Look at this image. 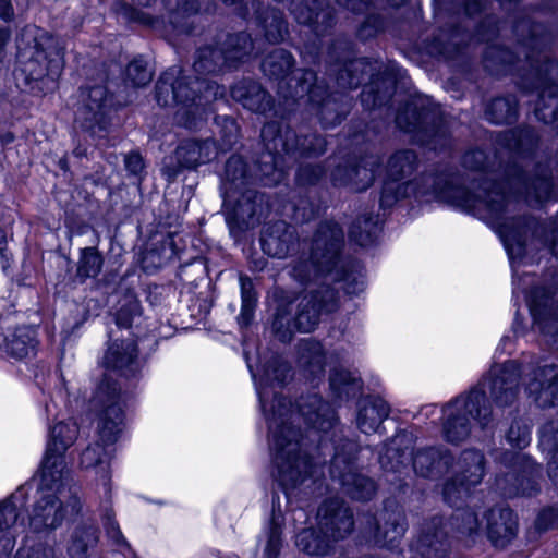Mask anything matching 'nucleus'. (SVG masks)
I'll use <instances>...</instances> for the list:
<instances>
[{
	"label": "nucleus",
	"mask_w": 558,
	"mask_h": 558,
	"mask_svg": "<svg viewBox=\"0 0 558 558\" xmlns=\"http://www.w3.org/2000/svg\"><path fill=\"white\" fill-rule=\"evenodd\" d=\"M336 2L354 13H362L368 9L369 0H336Z\"/></svg>",
	"instance_id": "54"
},
{
	"label": "nucleus",
	"mask_w": 558,
	"mask_h": 558,
	"mask_svg": "<svg viewBox=\"0 0 558 558\" xmlns=\"http://www.w3.org/2000/svg\"><path fill=\"white\" fill-rule=\"evenodd\" d=\"M12 262V254L8 250L7 232L0 227V265L5 271L10 268Z\"/></svg>",
	"instance_id": "51"
},
{
	"label": "nucleus",
	"mask_w": 558,
	"mask_h": 558,
	"mask_svg": "<svg viewBox=\"0 0 558 558\" xmlns=\"http://www.w3.org/2000/svg\"><path fill=\"white\" fill-rule=\"evenodd\" d=\"M140 302L133 296L126 298L116 313L117 327L119 329H125L129 336H133V332L129 329L132 327L135 317L140 316Z\"/></svg>",
	"instance_id": "42"
},
{
	"label": "nucleus",
	"mask_w": 558,
	"mask_h": 558,
	"mask_svg": "<svg viewBox=\"0 0 558 558\" xmlns=\"http://www.w3.org/2000/svg\"><path fill=\"white\" fill-rule=\"evenodd\" d=\"M271 502V513L265 521L256 544L257 549L262 551L260 558H280L283 548L284 517L276 493L272 494Z\"/></svg>",
	"instance_id": "29"
},
{
	"label": "nucleus",
	"mask_w": 558,
	"mask_h": 558,
	"mask_svg": "<svg viewBox=\"0 0 558 558\" xmlns=\"http://www.w3.org/2000/svg\"><path fill=\"white\" fill-rule=\"evenodd\" d=\"M529 29V36L518 38L515 51L497 44H489L484 53L485 68L504 75L527 68L525 76L529 88L538 93L535 117L558 130V62L551 61L544 51L545 38L537 36L538 25L530 21L515 24L514 33Z\"/></svg>",
	"instance_id": "6"
},
{
	"label": "nucleus",
	"mask_w": 558,
	"mask_h": 558,
	"mask_svg": "<svg viewBox=\"0 0 558 558\" xmlns=\"http://www.w3.org/2000/svg\"><path fill=\"white\" fill-rule=\"evenodd\" d=\"M487 0H464V11L468 15H475L484 9Z\"/></svg>",
	"instance_id": "56"
},
{
	"label": "nucleus",
	"mask_w": 558,
	"mask_h": 558,
	"mask_svg": "<svg viewBox=\"0 0 558 558\" xmlns=\"http://www.w3.org/2000/svg\"><path fill=\"white\" fill-rule=\"evenodd\" d=\"M112 9L118 17H121L126 22L141 23L153 28H156L159 23L158 19L145 14L124 1H114Z\"/></svg>",
	"instance_id": "43"
},
{
	"label": "nucleus",
	"mask_w": 558,
	"mask_h": 558,
	"mask_svg": "<svg viewBox=\"0 0 558 558\" xmlns=\"http://www.w3.org/2000/svg\"><path fill=\"white\" fill-rule=\"evenodd\" d=\"M260 136L264 153L256 166L255 185L275 186L282 182L288 169L296 157L319 156L326 150V138L318 134L299 137L290 128H282L279 122L264 124Z\"/></svg>",
	"instance_id": "12"
},
{
	"label": "nucleus",
	"mask_w": 558,
	"mask_h": 558,
	"mask_svg": "<svg viewBox=\"0 0 558 558\" xmlns=\"http://www.w3.org/2000/svg\"><path fill=\"white\" fill-rule=\"evenodd\" d=\"M379 223L377 215H364L350 227L349 239L359 246H368L374 243L380 231Z\"/></svg>",
	"instance_id": "36"
},
{
	"label": "nucleus",
	"mask_w": 558,
	"mask_h": 558,
	"mask_svg": "<svg viewBox=\"0 0 558 558\" xmlns=\"http://www.w3.org/2000/svg\"><path fill=\"white\" fill-rule=\"evenodd\" d=\"M98 529L92 520L78 523L70 537L68 554L71 558H87L98 543Z\"/></svg>",
	"instance_id": "34"
},
{
	"label": "nucleus",
	"mask_w": 558,
	"mask_h": 558,
	"mask_svg": "<svg viewBox=\"0 0 558 558\" xmlns=\"http://www.w3.org/2000/svg\"><path fill=\"white\" fill-rule=\"evenodd\" d=\"M255 177L248 163L232 155L225 165L220 182L222 209L232 236L259 225L269 211L266 196L257 192Z\"/></svg>",
	"instance_id": "11"
},
{
	"label": "nucleus",
	"mask_w": 558,
	"mask_h": 558,
	"mask_svg": "<svg viewBox=\"0 0 558 558\" xmlns=\"http://www.w3.org/2000/svg\"><path fill=\"white\" fill-rule=\"evenodd\" d=\"M219 156L214 138L187 137L181 140L174 150L175 166L166 165L162 169L168 180H173L183 170H196L208 165Z\"/></svg>",
	"instance_id": "22"
},
{
	"label": "nucleus",
	"mask_w": 558,
	"mask_h": 558,
	"mask_svg": "<svg viewBox=\"0 0 558 558\" xmlns=\"http://www.w3.org/2000/svg\"><path fill=\"white\" fill-rule=\"evenodd\" d=\"M514 350V336L504 335L496 348L498 354H510Z\"/></svg>",
	"instance_id": "55"
},
{
	"label": "nucleus",
	"mask_w": 558,
	"mask_h": 558,
	"mask_svg": "<svg viewBox=\"0 0 558 558\" xmlns=\"http://www.w3.org/2000/svg\"><path fill=\"white\" fill-rule=\"evenodd\" d=\"M69 476L57 471L40 470V480L29 512V527L34 533H50L60 527L66 515H77L82 502L69 486Z\"/></svg>",
	"instance_id": "15"
},
{
	"label": "nucleus",
	"mask_w": 558,
	"mask_h": 558,
	"mask_svg": "<svg viewBox=\"0 0 558 558\" xmlns=\"http://www.w3.org/2000/svg\"><path fill=\"white\" fill-rule=\"evenodd\" d=\"M0 17L4 21H10L13 17L11 0H0Z\"/></svg>",
	"instance_id": "58"
},
{
	"label": "nucleus",
	"mask_w": 558,
	"mask_h": 558,
	"mask_svg": "<svg viewBox=\"0 0 558 558\" xmlns=\"http://www.w3.org/2000/svg\"><path fill=\"white\" fill-rule=\"evenodd\" d=\"M57 408H58V404L53 397H51L49 401L45 400L44 410H45L47 421H49L51 417L58 418L59 412L57 411Z\"/></svg>",
	"instance_id": "57"
},
{
	"label": "nucleus",
	"mask_w": 558,
	"mask_h": 558,
	"mask_svg": "<svg viewBox=\"0 0 558 558\" xmlns=\"http://www.w3.org/2000/svg\"><path fill=\"white\" fill-rule=\"evenodd\" d=\"M291 210L289 216L294 222L305 223L319 214L320 207L307 198H300L298 203L291 205Z\"/></svg>",
	"instance_id": "46"
},
{
	"label": "nucleus",
	"mask_w": 558,
	"mask_h": 558,
	"mask_svg": "<svg viewBox=\"0 0 558 558\" xmlns=\"http://www.w3.org/2000/svg\"><path fill=\"white\" fill-rule=\"evenodd\" d=\"M11 33L9 27H0V61L4 57L5 46L10 39Z\"/></svg>",
	"instance_id": "59"
},
{
	"label": "nucleus",
	"mask_w": 558,
	"mask_h": 558,
	"mask_svg": "<svg viewBox=\"0 0 558 558\" xmlns=\"http://www.w3.org/2000/svg\"><path fill=\"white\" fill-rule=\"evenodd\" d=\"M29 485L19 486L11 495L0 500V558H8L17 537V521L28 500Z\"/></svg>",
	"instance_id": "24"
},
{
	"label": "nucleus",
	"mask_w": 558,
	"mask_h": 558,
	"mask_svg": "<svg viewBox=\"0 0 558 558\" xmlns=\"http://www.w3.org/2000/svg\"><path fill=\"white\" fill-rule=\"evenodd\" d=\"M325 173L326 170L320 165H304L298 169L295 182L299 186H312L317 184Z\"/></svg>",
	"instance_id": "47"
},
{
	"label": "nucleus",
	"mask_w": 558,
	"mask_h": 558,
	"mask_svg": "<svg viewBox=\"0 0 558 558\" xmlns=\"http://www.w3.org/2000/svg\"><path fill=\"white\" fill-rule=\"evenodd\" d=\"M137 341L134 335L111 340L102 359L104 366L125 377L135 376L143 367Z\"/></svg>",
	"instance_id": "27"
},
{
	"label": "nucleus",
	"mask_w": 558,
	"mask_h": 558,
	"mask_svg": "<svg viewBox=\"0 0 558 558\" xmlns=\"http://www.w3.org/2000/svg\"><path fill=\"white\" fill-rule=\"evenodd\" d=\"M169 10V24L178 34L194 33V23L201 20V11L208 12L211 0H175V8L171 7V0H163Z\"/></svg>",
	"instance_id": "31"
},
{
	"label": "nucleus",
	"mask_w": 558,
	"mask_h": 558,
	"mask_svg": "<svg viewBox=\"0 0 558 558\" xmlns=\"http://www.w3.org/2000/svg\"><path fill=\"white\" fill-rule=\"evenodd\" d=\"M502 29L501 23L494 21L492 17L481 23L476 29V36L482 41L490 43L496 39Z\"/></svg>",
	"instance_id": "50"
},
{
	"label": "nucleus",
	"mask_w": 558,
	"mask_h": 558,
	"mask_svg": "<svg viewBox=\"0 0 558 558\" xmlns=\"http://www.w3.org/2000/svg\"><path fill=\"white\" fill-rule=\"evenodd\" d=\"M14 141V135L11 132H7L0 136V142L3 145L11 144Z\"/></svg>",
	"instance_id": "63"
},
{
	"label": "nucleus",
	"mask_w": 558,
	"mask_h": 558,
	"mask_svg": "<svg viewBox=\"0 0 558 558\" xmlns=\"http://www.w3.org/2000/svg\"><path fill=\"white\" fill-rule=\"evenodd\" d=\"M485 456L481 450H463L456 463L454 475L442 487L444 501L454 508L448 522L433 518L426 522L411 544L412 558H446L450 550L449 529L452 536L472 546L481 537L477 513L470 507L473 492L485 475Z\"/></svg>",
	"instance_id": "5"
},
{
	"label": "nucleus",
	"mask_w": 558,
	"mask_h": 558,
	"mask_svg": "<svg viewBox=\"0 0 558 558\" xmlns=\"http://www.w3.org/2000/svg\"><path fill=\"white\" fill-rule=\"evenodd\" d=\"M126 82L135 87L147 85L151 78L153 73L147 66V62L142 57L134 58L126 66L125 70Z\"/></svg>",
	"instance_id": "44"
},
{
	"label": "nucleus",
	"mask_w": 558,
	"mask_h": 558,
	"mask_svg": "<svg viewBox=\"0 0 558 558\" xmlns=\"http://www.w3.org/2000/svg\"><path fill=\"white\" fill-rule=\"evenodd\" d=\"M124 405L125 399L117 383L105 376L89 400V409L97 423V439L82 452L80 464L85 470L95 471L107 499L111 497L110 463L116 451L114 445L128 426Z\"/></svg>",
	"instance_id": "8"
},
{
	"label": "nucleus",
	"mask_w": 558,
	"mask_h": 558,
	"mask_svg": "<svg viewBox=\"0 0 558 558\" xmlns=\"http://www.w3.org/2000/svg\"><path fill=\"white\" fill-rule=\"evenodd\" d=\"M328 225H324L318 231L313 243L311 266L314 272L311 274L306 260L296 262L290 276L301 286L312 288L298 305L293 322L288 313L278 310L272 322L275 336L281 342H289L294 330L311 332L318 325L324 314L333 312L338 306V292L332 287L341 283V288L349 295H359L366 288L364 266L356 260L344 262L341 258L343 247V234L339 229L331 230V239L325 241V232Z\"/></svg>",
	"instance_id": "3"
},
{
	"label": "nucleus",
	"mask_w": 558,
	"mask_h": 558,
	"mask_svg": "<svg viewBox=\"0 0 558 558\" xmlns=\"http://www.w3.org/2000/svg\"><path fill=\"white\" fill-rule=\"evenodd\" d=\"M521 381L537 407L558 405V366L541 365L535 356L495 363L474 386L441 405L442 438L458 446L470 438L473 423L488 428L494 421L492 402L501 409L512 407L518 401ZM437 413L438 407L428 404L420 415L428 418Z\"/></svg>",
	"instance_id": "2"
},
{
	"label": "nucleus",
	"mask_w": 558,
	"mask_h": 558,
	"mask_svg": "<svg viewBox=\"0 0 558 558\" xmlns=\"http://www.w3.org/2000/svg\"><path fill=\"white\" fill-rule=\"evenodd\" d=\"M486 536L493 547L507 548L518 536L519 518L509 507H494L484 514Z\"/></svg>",
	"instance_id": "28"
},
{
	"label": "nucleus",
	"mask_w": 558,
	"mask_h": 558,
	"mask_svg": "<svg viewBox=\"0 0 558 558\" xmlns=\"http://www.w3.org/2000/svg\"><path fill=\"white\" fill-rule=\"evenodd\" d=\"M517 114L518 100L512 95L493 99L485 109L486 120L494 124L511 123Z\"/></svg>",
	"instance_id": "37"
},
{
	"label": "nucleus",
	"mask_w": 558,
	"mask_h": 558,
	"mask_svg": "<svg viewBox=\"0 0 558 558\" xmlns=\"http://www.w3.org/2000/svg\"><path fill=\"white\" fill-rule=\"evenodd\" d=\"M69 397H70V393H69L68 387L64 385L63 388L57 392V398L64 401V403H68L70 401L69 400L65 401V399H68ZM65 407H68V404H65Z\"/></svg>",
	"instance_id": "62"
},
{
	"label": "nucleus",
	"mask_w": 558,
	"mask_h": 558,
	"mask_svg": "<svg viewBox=\"0 0 558 558\" xmlns=\"http://www.w3.org/2000/svg\"><path fill=\"white\" fill-rule=\"evenodd\" d=\"M215 123L219 128V154L225 153L231 149L239 142L240 128L235 119L229 116H216Z\"/></svg>",
	"instance_id": "41"
},
{
	"label": "nucleus",
	"mask_w": 558,
	"mask_h": 558,
	"mask_svg": "<svg viewBox=\"0 0 558 558\" xmlns=\"http://www.w3.org/2000/svg\"><path fill=\"white\" fill-rule=\"evenodd\" d=\"M111 96L105 85L82 86L78 90L74 122L92 136H101L108 126V113L111 108Z\"/></svg>",
	"instance_id": "21"
},
{
	"label": "nucleus",
	"mask_w": 558,
	"mask_h": 558,
	"mask_svg": "<svg viewBox=\"0 0 558 558\" xmlns=\"http://www.w3.org/2000/svg\"><path fill=\"white\" fill-rule=\"evenodd\" d=\"M104 257L96 247L80 250L76 264V278L80 282L96 278L102 270Z\"/></svg>",
	"instance_id": "39"
},
{
	"label": "nucleus",
	"mask_w": 558,
	"mask_h": 558,
	"mask_svg": "<svg viewBox=\"0 0 558 558\" xmlns=\"http://www.w3.org/2000/svg\"><path fill=\"white\" fill-rule=\"evenodd\" d=\"M258 53L247 33L227 35L221 48L207 46L197 50L193 69L199 76L194 81L184 76L179 66L166 70L156 83V100L162 107L171 102L179 105L175 122L191 131L199 130L213 111L211 102L226 96L225 86L202 75L238 68Z\"/></svg>",
	"instance_id": "4"
},
{
	"label": "nucleus",
	"mask_w": 558,
	"mask_h": 558,
	"mask_svg": "<svg viewBox=\"0 0 558 558\" xmlns=\"http://www.w3.org/2000/svg\"><path fill=\"white\" fill-rule=\"evenodd\" d=\"M405 441H411L410 435L397 434L385 444V452L379 456V463L384 472L395 475L393 478H387V481L396 485L398 489H403L405 486L403 475L409 472L410 461H412L414 472L427 478L440 477L453 463L451 451L442 445L420 448L413 454L408 448H400Z\"/></svg>",
	"instance_id": "14"
},
{
	"label": "nucleus",
	"mask_w": 558,
	"mask_h": 558,
	"mask_svg": "<svg viewBox=\"0 0 558 558\" xmlns=\"http://www.w3.org/2000/svg\"><path fill=\"white\" fill-rule=\"evenodd\" d=\"M558 525V507L549 506L543 508L536 515L533 524L534 532L542 534Z\"/></svg>",
	"instance_id": "48"
},
{
	"label": "nucleus",
	"mask_w": 558,
	"mask_h": 558,
	"mask_svg": "<svg viewBox=\"0 0 558 558\" xmlns=\"http://www.w3.org/2000/svg\"><path fill=\"white\" fill-rule=\"evenodd\" d=\"M354 57L353 43L347 38H338L329 47V71L335 73L337 86L341 89H355L367 78L361 93L363 107L374 110L387 105L395 92L397 78L403 76V69L396 62L384 63L377 59Z\"/></svg>",
	"instance_id": "9"
},
{
	"label": "nucleus",
	"mask_w": 558,
	"mask_h": 558,
	"mask_svg": "<svg viewBox=\"0 0 558 558\" xmlns=\"http://www.w3.org/2000/svg\"><path fill=\"white\" fill-rule=\"evenodd\" d=\"M78 437V426L72 420L58 421L49 427L45 457L41 462V471H57L59 474L70 475V469L65 461V452L74 445Z\"/></svg>",
	"instance_id": "23"
},
{
	"label": "nucleus",
	"mask_w": 558,
	"mask_h": 558,
	"mask_svg": "<svg viewBox=\"0 0 558 558\" xmlns=\"http://www.w3.org/2000/svg\"><path fill=\"white\" fill-rule=\"evenodd\" d=\"M351 354L344 348L326 352L324 345L312 338L303 339L298 344V365L306 380L316 386L325 377V366L329 362L335 365L329 374V388L335 402L342 403L355 398L362 392L361 377L340 366L349 363Z\"/></svg>",
	"instance_id": "13"
},
{
	"label": "nucleus",
	"mask_w": 558,
	"mask_h": 558,
	"mask_svg": "<svg viewBox=\"0 0 558 558\" xmlns=\"http://www.w3.org/2000/svg\"><path fill=\"white\" fill-rule=\"evenodd\" d=\"M324 225H328V229L325 232V241L328 243L331 239V230L339 229L344 235L342 228L339 223L332 220H325L319 223L316 229L313 239L310 243L305 240L300 241L295 227L288 225L286 221L279 220L268 225L260 236L262 250L265 254L276 258H287L294 254H300L295 260H293L291 267L299 260H306L308 263V270L311 274L314 272V268L311 266V255L313 252V243L318 231ZM292 268H290L291 270Z\"/></svg>",
	"instance_id": "18"
},
{
	"label": "nucleus",
	"mask_w": 558,
	"mask_h": 558,
	"mask_svg": "<svg viewBox=\"0 0 558 558\" xmlns=\"http://www.w3.org/2000/svg\"><path fill=\"white\" fill-rule=\"evenodd\" d=\"M38 333L32 326H17L8 329L1 340V350L10 357L24 360L36 355Z\"/></svg>",
	"instance_id": "32"
},
{
	"label": "nucleus",
	"mask_w": 558,
	"mask_h": 558,
	"mask_svg": "<svg viewBox=\"0 0 558 558\" xmlns=\"http://www.w3.org/2000/svg\"><path fill=\"white\" fill-rule=\"evenodd\" d=\"M391 412L390 404L380 396L367 395L359 399L355 411V424L365 435L384 434V422Z\"/></svg>",
	"instance_id": "30"
},
{
	"label": "nucleus",
	"mask_w": 558,
	"mask_h": 558,
	"mask_svg": "<svg viewBox=\"0 0 558 558\" xmlns=\"http://www.w3.org/2000/svg\"><path fill=\"white\" fill-rule=\"evenodd\" d=\"M507 471L498 474L495 486L506 498L531 497L539 492L541 468L517 452H505Z\"/></svg>",
	"instance_id": "19"
},
{
	"label": "nucleus",
	"mask_w": 558,
	"mask_h": 558,
	"mask_svg": "<svg viewBox=\"0 0 558 558\" xmlns=\"http://www.w3.org/2000/svg\"><path fill=\"white\" fill-rule=\"evenodd\" d=\"M294 63L290 51L277 48L260 64L266 76L278 81V95L283 99L286 111H295L304 105L317 117L323 129L339 125L349 114L353 98L345 92L329 93L312 70H299L298 75L288 78Z\"/></svg>",
	"instance_id": "7"
},
{
	"label": "nucleus",
	"mask_w": 558,
	"mask_h": 558,
	"mask_svg": "<svg viewBox=\"0 0 558 558\" xmlns=\"http://www.w3.org/2000/svg\"><path fill=\"white\" fill-rule=\"evenodd\" d=\"M230 94L236 102L255 113L266 114L275 108L271 95L253 80L238 82L231 87Z\"/></svg>",
	"instance_id": "33"
},
{
	"label": "nucleus",
	"mask_w": 558,
	"mask_h": 558,
	"mask_svg": "<svg viewBox=\"0 0 558 558\" xmlns=\"http://www.w3.org/2000/svg\"><path fill=\"white\" fill-rule=\"evenodd\" d=\"M245 361L268 427L272 476L288 499L295 490L315 495L323 486L325 457L333 452L329 473L351 499L366 501L377 492L375 481L355 465L360 445L343 436L335 408L317 392L301 396L295 404L281 389L293 377L292 366L281 355Z\"/></svg>",
	"instance_id": "1"
},
{
	"label": "nucleus",
	"mask_w": 558,
	"mask_h": 558,
	"mask_svg": "<svg viewBox=\"0 0 558 558\" xmlns=\"http://www.w3.org/2000/svg\"><path fill=\"white\" fill-rule=\"evenodd\" d=\"M396 125L424 148L442 151L451 146V135L441 109L428 96L413 95L396 114Z\"/></svg>",
	"instance_id": "16"
},
{
	"label": "nucleus",
	"mask_w": 558,
	"mask_h": 558,
	"mask_svg": "<svg viewBox=\"0 0 558 558\" xmlns=\"http://www.w3.org/2000/svg\"><path fill=\"white\" fill-rule=\"evenodd\" d=\"M16 86L33 95H45L57 87L64 66V47L47 31L26 26L16 40Z\"/></svg>",
	"instance_id": "10"
},
{
	"label": "nucleus",
	"mask_w": 558,
	"mask_h": 558,
	"mask_svg": "<svg viewBox=\"0 0 558 558\" xmlns=\"http://www.w3.org/2000/svg\"><path fill=\"white\" fill-rule=\"evenodd\" d=\"M136 4L142 7H149L156 0H133Z\"/></svg>",
	"instance_id": "64"
},
{
	"label": "nucleus",
	"mask_w": 558,
	"mask_h": 558,
	"mask_svg": "<svg viewBox=\"0 0 558 558\" xmlns=\"http://www.w3.org/2000/svg\"><path fill=\"white\" fill-rule=\"evenodd\" d=\"M239 283L241 290V311L238 316V323L241 327H247L255 314L257 305V293L253 280L246 275L239 276Z\"/></svg>",
	"instance_id": "38"
},
{
	"label": "nucleus",
	"mask_w": 558,
	"mask_h": 558,
	"mask_svg": "<svg viewBox=\"0 0 558 558\" xmlns=\"http://www.w3.org/2000/svg\"><path fill=\"white\" fill-rule=\"evenodd\" d=\"M512 331L514 335H523L525 332V328L522 324V318L519 313V308L515 311L514 319L512 323Z\"/></svg>",
	"instance_id": "60"
},
{
	"label": "nucleus",
	"mask_w": 558,
	"mask_h": 558,
	"mask_svg": "<svg viewBox=\"0 0 558 558\" xmlns=\"http://www.w3.org/2000/svg\"><path fill=\"white\" fill-rule=\"evenodd\" d=\"M408 530V522L402 509L391 500L384 502L378 514H368L362 526V537L373 546L393 549Z\"/></svg>",
	"instance_id": "20"
},
{
	"label": "nucleus",
	"mask_w": 558,
	"mask_h": 558,
	"mask_svg": "<svg viewBox=\"0 0 558 558\" xmlns=\"http://www.w3.org/2000/svg\"><path fill=\"white\" fill-rule=\"evenodd\" d=\"M102 524L106 531L107 536L111 539L112 544L117 546V549L125 557V558H135V553L132 549L131 545L128 543L125 537L123 536L119 524L114 520L113 510L110 507H106L101 514Z\"/></svg>",
	"instance_id": "40"
},
{
	"label": "nucleus",
	"mask_w": 558,
	"mask_h": 558,
	"mask_svg": "<svg viewBox=\"0 0 558 558\" xmlns=\"http://www.w3.org/2000/svg\"><path fill=\"white\" fill-rule=\"evenodd\" d=\"M380 169V158L376 155L363 157L359 162L347 161L338 165L331 172L335 186H347L351 191L362 192L372 185Z\"/></svg>",
	"instance_id": "26"
},
{
	"label": "nucleus",
	"mask_w": 558,
	"mask_h": 558,
	"mask_svg": "<svg viewBox=\"0 0 558 558\" xmlns=\"http://www.w3.org/2000/svg\"><path fill=\"white\" fill-rule=\"evenodd\" d=\"M226 4L241 3L239 15L243 19L254 17L258 27L264 32L265 38L270 44H278L288 36V24L281 11L274 8H265L259 0H252L251 7L244 0H221Z\"/></svg>",
	"instance_id": "25"
},
{
	"label": "nucleus",
	"mask_w": 558,
	"mask_h": 558,
	"mask_svg": "<svg viewBox=\"0 0 558 558\" xmlns=\"http://www.w3.org/2000/svg\"><path fill=\"white\" fill-rule=\"evenodd\" d=\"M379 31V25L376 19L367 17L366 21L359 27L357 37L362 40L374 37Z\"/></svg>",
	"instance_id": "53"
},
{
	"label": "nucleus",
	"mask_w": 558,
	"mask_h": 558,
	"mask_svg": "<svg viewBox=\"0 0 558 558\" xmlns=\"http://www.w3.org/2000/svg\"><path fill=\"white\" fill-rule=\"evenodd\" d=\"M538 446L547 459L548 476L558 487V428L553 422L541 427Z\"/></svg>",
	"instance_id": "35"
},
{
	"label": "nucleus",
	"mask_w": 558,
	"mask_h": 558,
	"mask_svg": "<svg viewBox=\"0 0 558 558\" xmlns=\"http://www.w3.org/2000/svg\"><path fill=\"white\" fill-rule=\"evenodd\" d=\"M506 439L513 448H525L531 441L530 425L524 420H514L507 432Z\"/></svg>",
	"instance_id": "45"
},
{
	"label": "nucleus",
	"mask_w": 558,
	"mask_h": 558,
	"mask_svg": "<svg viewBox=\"0 0 558 558\" xmlns=\"http://www.w3.org/2000/svg\"><path fill=\"white\" fill-rule=\"evenodd\" d=\"M17 558H57L56 550L52 546L38 543L19 549Z\"/></svg>",
	"instance_id": "49"
},
{
	"label": "nucleus",
	"mask_w": 558,
	"mask_h": 558,
	"mask_svg": "<svg viewBox=\"0 0 558 558\" xmlns=\"http://www.w3.org/2000/svg\"><path fill=\"white\" fill-rule=\"evenodd\" d=\"M292 515H293V519L294 520H303L304 522L307 521L308 519V515L307 513L305 512L304 509L300 508V509H293L292 510Z\"/></svg>",
	"instance_id": "61"
},
{
	"label": "nucleus",
	"mask_w": 558,
	"mask_h": 558,
	"mask_svg": "<svg viewBox=\"0 0 558 558\" xmlns=\"http://www.w3.org/2000/svg\"><path fill=\"white\" fill-rule=\"evenodd\" d=\"M352 510L338 498L325 500L317 511V529H302L295 535L296 547L310 555L325 557L335 550L339 541L353 531Z\"/></svg>",
	"instance_id": "17"
},
{
	"label": "nucleus",
	"mask_w": 558,
	"mask_h": 558,
	"mask_svg": "<svg viewBox=\"0 0 558 558\" xmlns=\"http://www.w3.org/2000/svg\"><path fill=\"white\" fill-rule=\"evenodd\" d=\"M125 169L130 174L137 175L144 169V161L138 153H130L124 158Z\"/></svg>",
	"instance_id": "52"
}]
</instances>
